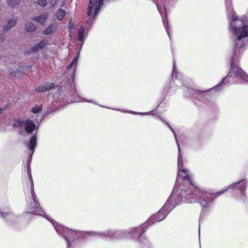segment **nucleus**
Masks as SVG:
<instances>
[{"label":"nucleus","mask_w":248,"mask_h":248,"mask_svg":"<svg viewBox=\"0 0 248 248\" xmlns=\"http://www.w3.org/2000/svg\"><path fill=\"white\" fill-rule=\"evenodd\" d=\"M179 179H182L184 184L180 187L181 198L178 203L181 202H194L199 201L202 206L205 207L212 201V193L200 190L193 185L187 170L183 168L178 169L177 183Z\"/></svg>","instance_id":"1"},{"label":"nucleus","mask_w":248,"mask_h":248,"mask_svg":"<svg viewBox=\"0 0 248 248\" xmlns=\"http://www.w3.org/2000/svg\"><path fill=\"white\" fill-rule=\"evenodd\" d=\"M230 30L236 36L235 47L241 48L244 46V39L248 36V26L241 20L237 18L236 14L232 13Z\"/></svg>","instance_id":"2"},{"label":"nucleus","mask_w":248,"mask_h":248,"mask_svg":"<svg viewBox=\"0 0 248 248\" xmlns=\"http://www.w3.org/2000/svg\"><path fill=\"white\" fill-rule=\"evenodd\" d=\"M173 197V194H171L162 208L154 216L151 217L146 223H153L155 222L162 220L170 210L174 207V205L172 203L174 199Z\"/></svg>","instance_id":"3"},{"label":"nucleus","mask_w":248,"mask_h":248,"mask_svg":"<svg viewBox=\"0 0 248 248\" xmlns=\"http://www.w3.org/2000/svg\"><path fill=\"white\" fill-rule=\"evenodd\" d=\"M103 0H90L89 3L87 16L89 17V19L92 18L91 21L94 20L97 13L100 10L101 5L103 4Z\"/></svg>","instance_id":"4"},{"label":"nucleus","mask_w":248,"mask_h":248,"mask_svg":"<svg viewBox=\"0 0 248 248\" xmlns=\"http://www.w3.org/2000/svg\"><path fill=\"white\" fill-rule=\"evenodd\" d=\"M231 67L230 74H234L235 77L248 82V76L241 68L234 65L232 61L231 62Z\"/></svg>","instance_id":"5"},{"label":"nucleus","mask_w":248,"mask_h":248,"mask_svg":"<svg viewBox=\"0 0 248 248\" xmlns=\"http://www.w3.org/2000/svg\"><path fill=\"white\" fill-rule=\"evenodd\" d=\"M30 179L31 182V195L32 197V199L33 201V202L34 205L33 207L32 210L31 211L32 213L34 214L42 215L43 213V211L41 210V207L38 204V202L36 199V196L35 195V192L34 191V184L33 182L32 179L29 175Z\"/></svg>","instance_id":"6"},{"label":"nucleus","mask_w":248,"mask_h":248,"mask_svg":"<svg viewBox=\"0 0 248 248\" xmlns=\"http://www.w3.org/2000/svg\"><path fill=\"white\" fill-rule=\"evenodd\" d=\"M17 123L20 126H24L25 130L28 133H31L35 128V124L32 121L29 119L19 120Z\"/></svg>","instance_id":"7"},{"label":"nucleus","mask_w":248,"mask_h":248,"mask_svg":"<svg viewBox=\"0 0 248 248\" xmlns=\"http://www.w3.org/2000/svg\"><path fill=\"white\" fill-rule=\"evenodd\" d=\"M48 17V15L47 13H43L39 16H35L32 17L31 19L33 21L39 23V24L41 25H44L46 23Z\"/></svg>","instance_id":"8"},{"label":"nucleus","mask_w":248,"mask_h":248,"mask_svg":"<svg viewBox=\"0 0 248 248\" xmlns=\"http://www.w3.org/2000/svg\"><path fill=\"white\" fill-rule=\"evenodd\" d=\"M167 124H168V126L170 128L171 130L173 132V134H174V137H175V138L176 142L177 144L178 145V151H179V155H178V169H181L182 168H183V156H182V155L180 154V146H179V144L178 140H177V139L176 138V137L175 136V133L174 132L173 129L172 128V127L168 123H167Z\"/></svg>","instance_id":"9"},{"label":"nucleus","mask_w":248,"mask_h":248,"mask_svg":"<svg viewBox=\"0 0 248 248\" xmlns=\"http://www.w3.org/2000/svg\"><path fill=\"white\" fill-rule=\"evenodd\" d=\"M47 45V41L46 40H42L33 46L31 48V51L32 52H37L43 48H44Z\"/></svg>","instance_id":"10"},{"label":"nucleus","mask_w":248,"mask_h":248,"mask_svg":"<svg viewBox=\"0 0 248 248\" xmlns=\"http://www.w3.org/2000/svg\"><path fill=\"white\" fill-rule=\"evenodd\" d=\"M54 87L53 83H45L41 84L36 89V91L39 92H45L49 91Z\"/></svg>","instance_id":"11"},{"label":"nucleus","mask_w":248,"mask_h":248,"mask_svg":"<svg viewBox=\"0 0 248 248\" xmlns=\"http://www.w3.org/2000/svg\"><path fill=\"white\" fill-rule=\"evenodd\" d=\"M36 146V136H33L31 138L29 142L27 144V146L28 147L29 149L30 150L31 155L33 153L34 150V149H35Z\"/></svg>","instance_id":"12"},{"label":"nucleus","mask_w":248,"mask_h":248,"mask_svg":"<svg viewBox=\"0 0 248 248\" xmlns=\"http://www.w3.org/2000/svg\"><path fill=\"white\" fill-rule=\"evenodd\" d=\"M56 31V25L51 24L47 26L43 31V33L46 35H49L54 33Z\"/></svg>","instance_id":"13"},{"label":"nucleus","mask_w":248,"mask_h":248,"mask_svg":"<svg viewBox=\"0 0 248 248\" xmlns=\"http://www.w3.org/2000/svg\"><path fill=\"white\" fill-rule=\"evenodd\" d=\"M62 230L63 231L62 233L63 234V236L67 242L68 248H69V242L67 239V237L66 234L67 233L68 234V235H69L70 237H72V234L73 233V231H72L71 230H69L68 228H65V227H62Z\"/></svg>","instance_id":"14"},{"label":"nucleus","mask_w":248,"mask_h":248,"mask_svg":"<svg viewBox=\"0 0 248 248\" xmlns=\"http://www.w3.org/2000/svg\"><path fill=\"white\" fill-rule=\"evenodd\" d=\"M25 29L28 32L34 31L36 29V27L31 22H28L26 23Z\"/></svg>","instance_id":"15"},{"label":"nucleus","mask_w":248,"mask_h":248,"mask_svg":"<svg viewBox=\"0 0 248 248\" xmlns=\"http://www.w3.org/2000/svg\"><path fill=\"white\" fill-rule=\"evenodd\" d=\"M144 231H143V228L142 227L137 228L136 229H134L132 231V234L133 237H139V236H141V233L144 232Z\"/></svg>","instance_id":"16"},{"label":"nucleus","mask_w":248,"mask_h":248,"mask_svg":"<svg viewBox=\"0 0 248 248\" xmlns=\"http://www.w3.org/2000/svg\"><path fill=\"white\" fill-rule=\"evenodd\" d=\"M77 62H78V57H75L73 60L71 64L69 66H68L67 69H71V70H72V72H75L77 65Z\"/></svg>","instance_id":"17"},{"label":"nucleus","mask_w":248,"mask_h":248,"mask_svg":"<svg viewBox=\"0 0 248 248\" xmlns=\"http://www.w3.org/2000/svg\"><path fill=\"white\" fill-rule=\"evenodd\" d=\"M65 15V11L63 9H60L56 13L57 18L59 20H62Z\"/></svg>","instance_id":"18"},{"label":"nucleus","mask_w":248,"mask_h":248,"mask_svg":"<svg viewBox=\"0 0 248 248\" xmlns=\"http://www.w3.org/2000/svg\"><path fill=\"white\" fill-rule=\"evenodd\" d=\"M8 4L11 7H15L20 4L19 0H7Z\"/></svg>","instance_id":"19"},{"label":"nucleus","mask_w":248,"mask_h":248,"mask_svg":"<svg viewBox=\"0 0 248 248\" xmlns=\"http://www.w3.org/2000/svg\"><path fill=\"white\" fill-rule=\"evenodd\" d=\"M242 184V186H243L244 187L243 188H242L241 189V190H242V192L243 193V190H245L246 189V183L245 182H244L243 181L241 182H238L237 183H234V184H232L231 185H230V186H229V188H233L236 185H239L240 184Z\"/></svg>","instance_id":"20"},{"label":"nucleus","mask_w":248,"mask_h":248,"mask_svg":"<svg viewBox=\"0 0 248 248\" xmlns=\"http://www.w3.org/2000/svg\"><path fill=\"white\" fill-rule=\"evenodd\" d=\"M83 33L84 30L83 28L78 30V41H82L83 40Z\"/></svg>","instance_id":"21"},{"label":"nucleus","mask_w":248,"mask_h":248,"mask_svg":"<svg viewBox=\"0 0 248 248\" xmlns=\"http://www.w3.org/2000/svg\"><path fill=\"white\" fill-rule=\"evenodd\" d=\"M41 110H42V106H41L35 105L32 108L31 111L33 113H37Z\"/></svg>","instance_id":"22"},{"label":"nucleus","mask_w":248,"mask_h":248,"mask_svg":"<svg viewBox=\"0 0 248 248\" xmlns=\"http://www.w3.org/2000/svg\"><path fill=\"white\" fill-rule=\"evenodd\" d=\"M17 22V18L16 17H13L10 20H8V25H10L11 27H14L15 26L16 23Z\"/></svg>","instance_id":"23"},{"label":"nucleus","mask_w":248,"mask_h":248,"mask_svg":"<svg viewBox=\"0 0 248 248\" xmlns=\"http://www.w3.org/2000/svg\"><path fill=\"white\" fill-rule=\"evenodd\" d=\"M226 6L227 7V9L230 12H232V7L231 1L230 0H226Z\"/></svg>","instance_id":"24"},{"label":"nucleus","mask_w":248,"mask_h":248,"mask_svg":"<svg viewBox=\"0 0 248 248\" xmlns=\"http://www.w3.org/2000/svg\"><path fill=\"white\" fill-rule=\"evenodd\" d=\"M38 3L41 6H45L46 5L47 2L46 0H39Z\"/></svg>","instance_id":"25"},{"label":"nucleus","mask_w":248,"mask_h":248,"mask_svg":"<svg viewBox=\"0 0 248 248\" xmlns=\"http://www.w3.org/2000/svg\"><path fill=\"white\" fill-rule=\"evenodd\" d=\"M11 28L12 27H11L10 25H8V23H7V24L4 26L3 30L4 31H8L10 30Z\"/></svg>","instance_id":"26"},{"label":"nucleus","mask_w":248,"mask_h":248,"mask_svg":"<svg viewBox=\"0 0 248 248\" xmlns=\"http://www.w3.org/2000/svg\"><path fill=\"white\" fill-rule=\"evenodd\" d=\"M117 233H118L117 232L115 235H117L116 237V238H122L123 237V236L127 235V232H124L123 233V234H122L123 236H121V234H120V233H119L118 234H117Z\"/></svg>","instance_id":"27"},{"label":"nucleus","mask_w":248,"mask_h":248,"mask_svg":"<svg viewBox=\"0 0 248 248\" xmlns=\"http://www.w3.org/2000/svg\"><path fill=\"white\" fill-rule=\"evenodd\" d=\"M74 28V23H72L71 21L69 23V28L70 30L73 29Z\"/></svg>","instance_id":"28"},{"label":"nucleus","mask_w":248,"mask_h":248,"mask_svg":"<svg viewBox=\"0 0 248 248\" xmlns=\"http://www.w3.org/2000/svg\"><path fill=\"white\" fill-rule=\"evenodd\" d=\"M5 110V108H0V113H2Z\"/></svg>","instance_id":"29"},{"label":"nucleus","mask_w":248,"mask_h":248,"mask_svg":"<svg viewBox=\"0 0 248 248\" xmlns=\"http://www.w3.org/2000/svg\"><path fill=\"white\" fill-rule=\"evenodd\" d=\"M114 235L112 233H109V234H105V236H111L112 237Z\"/></svg>","instance_id":"30"},{"label":"nucleus","mask_w":248,"mask_h":248,"mask_svg":"<svg viewBox=\"0 0 248 248\" xmlns=\"http://www.w3.org/2000/svg\"><path fill=\"white\" fill-rule=\"evenodd\" d=\"M227 189H226L225 190H223V191H220L218 194V195H220L221 194H222L223 193H224L225 191H227Z\"/></svg>","instance_id":"31"},{"label":"nucleus","mask_w":248,"mask_h":248,"mask_svg":"<svg viewBox=\"0 0 248 248\" xmlns=\"http://www.w3.org/2000/svg\"><path fill=\"white\" fill-rule=\"evenodd\" d=\"M173 73L174 72L175 68V62L173 61Z\"/></svg>","instance_id":"32"},{"label":"nucleus","mask_w":248,"mask_h":248,"mask_svg":"<svg viewBox=\"0 0 248 248\" xmlns=\"http://www.w3.org/2000/svg\"><path fill=\"white\" fill-rule=\"evenodd\" d=\"M224 80H225V79H224L221 81V83H220V84L217 86V88L218 87L220 86L221 85H222V84H224V83H223V81H224Z\"/></svg>","instance_id":"33"},{"label":"nucleus","mask_w":248,"mask_h":248,"mask_svg":"<svg viewBox=\"0 0 248 248\" xmlns=\"http://www.w3.org/2000/svg\"><path fill=\"white\" fill-rule=\"evenodd\" d=\"M165 28H166V30L167 31V32H168V35H169V31H168V27L165 26Z\"/></svg>","instance_id":"34"},{"label":"nucleus","mask_w":248,"mask_h":248,"mask_svg":"<svg viewBox=\"0 0 248 248\" xmlns=\"http://www.w3.org/2000/svg\"><path fill=\"white\" fill-rule=\"evenodd\" d=\"M55 229H56V230L57 231V232L59 233L60 232L59 229L58 228H56V227H55Z\"/></svg>","instance_id":"35"},{"label":"nucleus","mask_w":248,"mask_h":248,"mask_svg":"<svg viewBox=\"0 0 248 248\" xmlns=\"http://www.w3.org/2000/svg\"><path fill=\"white\" fill-rule=\"evenodd\" d=\"M228 77H229V76H227L226 77V78H227Z\"/></svg>","instance_id":"36"}]
</instances>
